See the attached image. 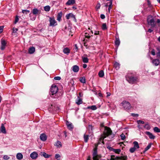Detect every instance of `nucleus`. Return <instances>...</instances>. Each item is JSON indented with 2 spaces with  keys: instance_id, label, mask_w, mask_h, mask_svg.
I'll use <instances>...</instances> for the list:
<instances>
[{
  "instance_id": "obj_1",
  "label": "nucleus",
  "mask_w": 160,
  "mask_h": 160,
  "mask_svg": "<svg viewBox=\"0 0 160 160\" xmlns=\"http://www.w3.org/2000/svg\"><path fill=\"white\" fill-rule=\"evenodd\" d=\"M126 80L130 83L133 84L137 82L138 80V78L135 76L132 73H128L126 76Z\"/></svg>"
},
{
  "instance_id": "obj_2",
  "label": "nucleus",
  "mask_w": 160,
  "mask_h": 160,
  "mask_svg": "<svg viewBox=\"0 0 160 160\" xmlns=\"http://www.w3.org/2000/svg\"><path fill=\"white\" fill-rule=\"evenodd\" d=\"M97 148L96 147L93 149L92 152L93 160H99L101 158V156L100 155L98 154Z\"/></svg>"
},
{
  "instance_id": "obj_3",
  "label": "nucleus",
  "mask_w": 160,
  "mask_h": 160,
  "mask_svg": "<svg viewBox=\"0 0 160 160\" xmlns=\"http://www.w3.org/2000/svg\"><path fill=\"white\" fill-rule=\"evenodd\" d=\"M148 24L150 25L152 27H154L155 26L154 19L152 16H148L147 18Z\"/></svg>"
},
{
  "instance_id": "obj_4",
  "label": "nucleus",
  "mask_w": 160,
  "mask_h": 160,
  "mask_svg": "<svg viewBox=\"0 0 160 160\" xmlns=\"http://www.w3.org/2000/svg\"><path fill=\"white\" fill-rule=\"evenodd\" d=\"M122 106L124 109L125 110H129L130 109L131 107V106L130 103L126 101H123L121 103Z\"/></svg>"
},
{
  "instance_id": "obj_5",
  "label": "nucleus",
  "mask_w": 160,
  "mask_h": 160,
  "mask_svg": "<svg viewBox=\"0 0 160 160\" xmlns=\"http://www.w3.org/2000/svg\"><path fill=\"white\" fill-rule=\"evenodd\" d=\"M58 88L56 85L55 84L52 85L50 89L51 94L53 95L56 94L58 92Z\"/></svg>"
},
{
  "instance_id": "obj_6",
  "label": "nucleus",
  "mask_w": 160,
  "mask_h": 160,
  "mask_svg": "<svg viewBox=\"0 0 160 160\" xmlns=\"http://www.w3.org/2000/svg\"><path fill=\"white\" fill-rule=\"evenodd\" d=\"M50 22L49 26L52 27H54L57 25V21L55 20L54 17H50L49 18Z\"/></svg>"
},
{
  "instance_id": "obj_7",
  "label": "nucleus",
  "mask_w": 160,
  "mask_h": 160,
  "mask_svg": "<svg viewBox=\"0 0 160 160\" xmlns=\"http://www.w3.org/2000/svg\"><path fill=\"white\" fill-rule=\"evenodd\" d=\"M7 42L5 40L2 39L1 40V49L2 50H4L6 46Z\"/></svg>"
},
{
  "instance_id": "obj_8",
  "label": "nucleus",
  "mask_w": 160,
  "mask_h": 160,
  "mask_svg": "<svg viewBox=\"0 0 160 160\" xmlns=\"http://www.w3.org/2000/svg\"><path fill=\"white\" fill-rule=\"evenodd\" d=\"M112 131L109 128L107 127L104 132V133L107 136H108L111 134Z\"/></svg>"
},
{
  "instance_id": "obj_9",
  "label": "nucleus",
  "mask_w": 160,
  "mask_h": 160,
  "mask_svg": "<svg viewBox=\"0 0 160 160\" xmlns=\"http://www.w3.org/2000/svg\"><path fill=\"white\" fill-rule=\"evenodd\" d=\"M40 155L42 156H43L45 158H48L51 156V155H49L44 152H41L40 153Z\"/></svg>"
},
{
  "instance_id": "obj_10",
  "label": "nucleus",
  "mask_w": 160,
  "mask_h": 160,
  "mask_svg": "<svg viewBox=\"0 0 160 160\" xmlns=\"http://www.w3.org/2000/svg\"><path fill=\"white\" fill-rule=\"evenodd\" d=\"M30 156L32 158L36 159L38 157V154L36 152H33L30 154Z\"/></svg>"
},
{
  "instance_id": "obj_11",
  "label": "nucleus",
  "mask_w": 160,
  "mask_h": 160,
  "mask_svg": "<svg viewBox=\"0 0 160 160\" xmlns=\"http://www.w3.org/2000/svg\"><path fill=\"white\" fill-rule=\"evenodd\" d=\"M145 133L148 135L149 137V138L151 139H154L155 138V136L153 135L152 133L148 131H146L145 132Z\"/></svg>"
},
{
  "instance_id": "obj_12",
  "label": "nucleus",
  "mask_w": 160,
  "mask_h": 160,
  "mask_svg": "<svg viewBox=\"0 0 160 160\" xmlns=\"http://www.w3.org/2000/svg\"><path fill=\"white\" fill-rule=\"evenodd\" d=\"M40 139L43 141H45L47 139V136L44 133L41 134L40 135Z\"/></svg>"
},
{
  "instance_id": "obj_13",
  "label": "nucleus",
  "mask_w": 160,
  "mask_h": 160,
  "mask_svg": "<svg viewBox=\"0 0 160 160\" xmlns=\"http://www.w3.org/2000/svg\"><path fill=\"white\" fill-rule=\"evenodd\" d=\"M128 159L127 156H121V157L117 156L115 158L116 160H127Z\"/></svg>"
},
{
  "instance_id": "obj_14",
  "label": "nucleus",
  "mask_w": 160,
  "mask_h": 160,
  "mask_svg": "<svg viewBox=\"0 0 160 160\" xmlns=\"http://www.w3.org/2000/svg\"><path fill=\"white\" fill-rule=\"evenodd\" d=\"M76 1L75 0H68L66 3V5H72L75 4Z\"/></svg>"
},
{
  "instance_id": "obj_15",
  "label": "nucleus",
  "mask_w": 160,
  "mask_h": 160,
  "mask_svg": "<svg viewBox=\"0 0 160 160\" xmlns=\"http://www.w3.org/2000/svg\"><path fill=\"white\" fill-rule=\"evenodd\" d=\"M62 12H60L58 13L57 15V20L59 22H60L61 21V18L62 17Z\"/></svg>"
},
{
  "instance_id": "obj_16",
  "label": "nucleus",
  "mask_w": 160,
  "mask_h": 160,
  "mask_svg": "<svg viewBox=\"0 0 160 160\" xmlns=\"http://www.w3.org/2000/svg\"><path fill=\"white\" fill-rule=\"evenodd\" d=\"M66 125L68 128L69 130H72L73 128V126L71 123L68 121H67L66 122Z\"/></svg>"
},
{
  "instance_id": "obj_17",
  "label": "nucleus",
  "mask_w": 160,
  "mask_h": 160,
  "mask_svg": "<svg viewBox=\"0 0 160 160\" xmlns=\"http://www.w3.org/2000/svg\"><path fill=\"white\" fill-rule=\"evenodd\" d=\"M72 68L73 71L74 72H78L79 70V67L76 65L73 66Z\"/></svg>"
},
{
  "instance_id": "obj_18",
  "label": "nucleus",
  "mask_w": 160,
  "mask_h": 160,
  "mask_svg": "<svg viewBox=\"0 0 160 160\" xmlns=\"http://www.w3.org/2000/svg\"><path fill=\"white\" fill-rule=\"evenodd\" d=\"M17 158L19 160H21L23 158V156L21 153H18L16 155Z\"/></svg>"
},
{
  "instance_id": "obj_19",
  "label": "nucleus",
  "mask_w": 160,
  "mask_h": 160,
  "mask_svg": "<svg viewBox=\"0 0 160 160\" xmlns=\"http://www.w3.org/2000/svg\"><path fill=\"white\" fill-rule=\"evenodd\" d=\"M35 51V48L33 47L30 48L28 49V53L29 54H32Z\"/></svg>"
},
{
  "instance_id": "obj_20",
  "label": "nucleus",
  "mask_w": 160,
  "mask_h": 160,
  "mask_svg": "<svg viewBox=\"0 0 160 160\" xmlns=\"http://www.w3.org/2000/svg\"><path fill=\"white\" fill-rule=\"evenodd\" d=\"M1 132H2L3 133H6V131L4 125L2 123L1 124Z\"/></svg>"
},
{
  "instance_id": "obj_21",
  "label": "nucleus",
  "mask_w": 160,
  "mask_h": 160,
  "mask_svg": "<svg viewBox=\"0 0 160 160\" xmlns=\"http://www.w3.org/2000/svg\"><path fill=\"white\" fill-rule=\"evenodd\" d=\"M152 62L155 66H158L160 63V61L158 59H154L152 60Z\"/></svg>"
},
{
  "instance_id": "obj_22",
  "label": "nucleus",
  "mask_w": 160,
  "mask_h": 160,
  "mask_svg": "<svg viewBox=\"0 0 160 160\" xmlns=\"http://www.w3.org/2000/svg\"><path fill=\"white\" fill-rule=\"evenodd\" d=\"M133 144L134 145V147L135 148L136 150L139 148V146L138 144V142L137 141H134L133 142Z\"/></svg>"
},
{
  "instance_id": "obj_23",
  "label": "nucleus",
  "mask_w": 160,
  "mask_h": 160,
  "mask_svg": "<svg viewBox=\"0 0 160 160\" xmlns=\"http://www.w3.org/2000/svg\"><path fill=\"white\" fill-rule=\"evenodd\" d=\"M32 13L34 15H37L39 13V11L37 8H34L32 10Z\"/></svg>"
},
{
  "instance_id": "obj_24",
  "label": "nucleus",
  "mask_w": 160,
  "mask_h": 160,
  "mask_svg": "<svg viewBox=\"0 0 160 160\" xmlns=\"http://www.w3.org/2000/svg\"><path fill=\"white\" fill-rule=\"evenodd\" d=\"M63 52L64 53L68 55L70 52V50L68 48H66L63 49Z\"/></svg>"
},
{
  "instance_id": "obj_25",
  "label": "nucleus",
  "mask_w": 160,
  "mask_h": 160,
  "mask_svg": "<svg viewBox=\"0 0 160 160\" xmlns=\"http://www.w3.org/2000/svg\"><path fill=\"white\" fill-rule=\"evenodd\" d=\"M120 64L119 63L115 62L114 64V67L116 70H118L120 68Z\"/></svg>"
},
{
  "instance_id": "obj_26",
  "label": "nucleus",
  "mask_w": 160,
  "mask_h": 160,
  "mask_svg": "<svg viewBox=\"0 0 160 160\" xmlns=\"http://www.w3.org/2000/svg\"><path fill=\"white\" fill-rule=\"evenodd\" d=\"M78 100L76 101V103L78 105H79L80 104H81L82 103V99L80 98L79 97H78Z\"/></svg>"
},
{
  "instance_id": "obj_27",
  "label": "nucleus",
  "mask_w": 160,
  "mask_h": 160,
  "mask_svg": "<svg viewBox=\"0 0 160 160\" xmlns=\"http://www.w3.org/2000/svg\"><path fill=\"white\" fill-rule=\"evenodd\" d=\"M143 127L145 128L147 130H149L151 128V127L148 123H146Z\"/></svg>"
},
{
  "instance_id": "obj_28",
  "label": "nucleus",
  "mask_w": 160,
  "mask_h": 160,
  "mask_svg": "<svg viewBox=\"0 0 160 160\" xmlns=\"http://www.w3.org/2000/svg\"><path fill=\"white\" fill-rule=\"evenodd\" d=\"M152 144V143H150L148 144L147 146L145 148V149L143 151L144 153H145L151 147Z\"/></svg>"
},
{
  "instance_id": "obj_29",
  "label": "nucleus",
  "mask_w": 160,
  "mask_h": 160,
  "mask_svg": "<svg viewBox=\"0 0 160 160\" xmlns=\"http://www.w3.org/2000/svg\"><path fill=\"white\" fill-rule=\"evenodd\" d=\"M120 42L119 41V38H116V40L115 41V43L116 46L118 47L120 44Z\"/></svg>"
},
{
  "instance_id": "obj_30",
  "label": "nucleus",
  "mask_w": 160,
  "mask_h": 160,
  "mask_svg": "<svg viewBox=\"0 0 160 160\" xmlns=\"http://www.w3.org/2000/svg\"><path fill=\"white\" fill-rule=\"evenodd\" d=\"M109 5H108V12L109 13H110V11L111 9L112 8V1H111L110 2H108Z\"/></svg>"
},
{
  "instance_id": "obj_31",
  "label": "nucleus",
  "mask_w": 160,
  "mask_h": 160,
  "mask_svg": "<svg viewBox=\"0 0 160 160\" xmlns=\"http://www.w3.org/2000/svg\"><path fill=\"white\" fill-rule=\"evenodd\" d=\"M87 109H90L93 110H94L97 109V107L95 105H92L91 106H88L87 108Z\"/></svg>"
},
{
  "instance_id": "obj_32",
  "label": "nucleus",
  "mask_w": 160,
  "mask_h": 160,
  "mask_svg": "<svg viewBox=\"0 0 160 160\" xmlns=\"http://www.w3.org/2000/svg\"><path fill=\"white\" fill-rule=\"evenodd\" d=\"M79 80L82 83H86V79L84 77H81L80 78Z\"/></svg>"
},
{
  "instance_id": "obj_33",
  "label": "nucleus",
  "mask_w": 160,
  "mask_h": 160,
  "mask_svg": "<svg viewBox=\"0 0 160 160\" xmlns=\"http://www.w3.org/2000/svg\"><path fill=\"white\" fill-rule=\"evenodd\" d=\"M71 16H72L73 18H75V16L72 13H69V14H67L66 16V17L67 19H69L70 17H71Z\"/></svg>"
},
{
  "instance_id": "obj_34",
  "label": "nucleus",
  "mask_w": 160,
  "mask_h": 160,
  "mask_svg": "<svg viewBox=\"0 0 160 160\" xmlns=\"http://www.w3.org/2000/svg\"><path fill=\"white\" fill-rule=\"evenodd\" d=\"M89 136L88 135L85 134L84 136V141L85 142H87L89 139Z\"/></svg>"
},
{
  "instance_id": "obj_35",
  "label": "nucleus",
  "mask_w": 160,
  "mask_h": 160,
  "mask_svg": "<svg viewBox=\"0 0 160 160\" xmlns=\"http://www.w3.org/2000/svg\"><path fill=\"white\" fill-rule=\"evenodd\" d=\"M98 76L100 77H103L104 76V73L103 70L100 71L98 74Z\"/></svg>"
},
{
  "instance_id": "obj_36",
  "label": "nucleus",
  "mask_w": 160,
  "mask_h": 160,
  "mask_svg": "<svg viewBox=\"0 0 160 160\" xmlns=\"http://www.w3.org/2000/svg\"><path fill=\"white\" fill-rule=\"evenodd\" d=\"M44 11L46 12H49L50 9V7L49 5H47L45 6L44 7Z\"/></svg>"
},
{
  "instance_id": "obj_37",
  "label": "nucleus",
  "mask_w": 160,
  "mask_h": 160,
  "mask_svg": "<svg viewBox=\"0 0 160 160\" xmlns=\"http://www.w3.org/2000/svg\"><path fill=\"white\" fill-rule=\"evenodd\" d=\"M55 145L57 146L58 148H60L62 147V144L61 142L58 141H57V142H56V144Z\"/></svg>"
},
{
  "instance_id": "obj_38",
  "label": "nucleus",
  "mask_w": 160,
  "mask_h": 160,
  "mask_svg": "<svg viewBox=\"0 0 160 160\" xmlns=\"http://www.w3.org/2000/svg\"><path fill=\"white\" fill-rule=\"evenodd\" d=\"M83 62L84 63H88V59L87 57H82Z\"/></svg>"
},
{
  "instance_id": "obj_39",
  "label": "nucleus",
  "mask_w": 160,
  "mask_h": 160,
  "mask_svg": "<svg viewBox=\"0 0 160 160\" xmlns=\"http://www.w3.org/2000/svg\"><path fill=\"white\" fill-rule=\"evenodd\" d=\"M107 28L106 24V23H103L102 24V29L103 30H105Z\"/></svg>"
},
{
  "instance_id": "obj_40",
  "label": "nucleus",
  "mask_w": 160,
  "mask_h": 160,
  "mask_svg": "<svg viewBox=\"0 0 160 160\" xmlns=\"http://www.w3.org/2000/svg\"><path fill=\"white\" fill-rule=\"evenodd\" d=\"M113 152L119 154L121 152V150L120 149H113Z\"/></svg>"
},
{
  "instance_id": "obj_41",
  "label": "nucleus",
  "mask_w": 160,
  "mask_h": 160,
  "mask_svg": "<svg viewBox=\"0 0 160 160\" xmlns=\"http://www.w3.org/2000/svg\"><path fill=\"white\" fill-rule=\"evenodd\" d=\"M136 150H137L134 147H133L130 148L129 149V151L131 153H133Z\"/></svg>"
},
{
  "instance_id": "obj_42",
  "label": "nucleus",
  "mask_w": 160,
  "mask_h": 160,
  "mask_svg": "<svg viewBox=\"0 0 160 160\" xmlns=\"http://www.w3.org/2000/svg\"><path fill=\"white\" fill-rule=\"evenodd\" d=\"M153 130L155 132H160V129L157 127H155L154 128Z\"/></svg>"
},
{
  "instance_id": "obj_43",
  "label": "nucleus",
  "mask_w": 160,
  "mask_h": 160,
  "mask_svg": "<svg viewBox=\"0 0 160 160\" xmlns=\"http://www.w3.org/2000/svg\"><path fill=\"white\" fill-rule=\"evenodd\" d=\"M22 12L24 14L25 13L26 14H27L30 12V11L27 10H23L22 11Z\"/></svg>"
},
{
  "instance_id": "obj_44",
  "label": "nucleus",
  "mask_w": 160,
  "mask_h": 160,
  "mask_svg": "<svg viewBox=\"0 0 160 160\" xmlns=\"http://www.w3.org/2000/svg\"><path fill=\"white\" fill-rule=\"evenodd\" d=\"M120 136L121 137V139L122 140H124V139H125V135L123 134V133H122V134H121L120 135Z\"/></svg>"
},
{
  "instance_id": "obj_45",
  "label": "nucleus",
  "mask_w": 160,
  "mask_h": 160,
  "mask_svg": "<svg viewBox=\"0 0 160 160\" xmlns=\"http://www.w3.org/2000/svg\"><path fill=\"white\" fill-rule=\"evenodd\" d=\"M60 157V156L59 154H57L55 155V158L56 159H57V160H60V159H58V158H59Z\"/></svg>"
},
{
  "instance_id": "obj_46",
  "label": "nucleus",
  "mask_w": 160,
  "mask_h": 160,
  "mask_svg": "<svg viewBox=\"0 0 160 160\" xmlns=\"http://www.w3.org/2000/svg\"><path fill=\"white\" fill-rule=\"evenodd\" d=\"M85 38L89 39L90 38L91 36L89 35V34L87 33H85Z\"/></svg>"
},
{
  "instance_id": "obj_47",
  "label": "nucleus",
  "mask_w": 160,
  "mask_h": 160,
  "mask_svg": "<svg viewBox=\"0 0 160 160\" xmlns=\"http://www.w3.org/2000/svg\"><path fill=\"white\" fill-rule=\"evenodd\" d=\"M18 20L19 18H18V16H16L15 18L14 23L15 24H16L18 22Z\"/></svg>"
},
{
  "instance_id": "obj_48",
  "label": "nucleus",
  "mask_w": 160,
  "mask_h": 160,
  "mask_svg": "<svg viewBox=\"0 0 160 160\" xmlns=\"http://www.w3.org/2000/svg\"><path fill=\"white\" fill-rule=\"evenodd\" d=\"M54 79L56 80H60L61 79V78L60 77L57 76L55 77Z\"/></svg>"
},
{
  "instance_id": "obj_49",
  "label": "nucleus",
  "mask_w": 160,
  "mask_h": 160,
  "mask_svg": "<svg viewBox=\"0 0 160 160\" xmlns=\"http://www.w3.org/2000/svg\"><path fill=\"white\" fill-rule=\"evenodd\" d=\"M157 49L158 50V52L157 53V57L159 58L160 57V50H159L158 48H157Z\"/></svg>"
},
{
  "instance_id": "obj_50",
  "label": "nucleus",
  "mask_w": 160,
  "mask_h": 160,
  "mask_svg": "<svg viewBox=\"0 0 160 160\" xmlns=\"http://www.w3.org/2000/svg\"><path fill=\"white\" fill-rule=\"evenodd\" d=\"M3 158L5 160H8L9 158V157L7 155H5L3 156Z\"/></svg>"
},
{
  "instance_id": "obj_51",
  "label": "nucleus",
  "mask_w": 160,
  "mask_h": 160,
  "mask_svg": "<svg viewBox=\"0 0 160 160\" xmlns=\"http://www.w3.org/2000/svg\"><path fill=\"white\" fill-rule=\"evenodd\" d=\"M100 7L101 5L99 3H98L97 4L96 6V8L97 9H99L100 8Z\"/></svg>"
},
{
  "instance_id": "obj_52",
  "label": "nucleus",
  "mask_w": 160,
  "mask_h": 160,
  "mask_svg": "<svg viewBox=\"0 0 160 160\" xmlns=\"http://www.w3.org/2000/svg\"><path fill=\"white\" fill-rule=\"evenodd\" d=\"M137 122L138 124L139 123L144 124V122L143 121L140 120H138L137 121Z\"/></svg>"
},
{
  "instance_id": "obj_53",
  "label": "nucleus",
  "mask_w": 160,
  "mask_h": 160,
  "mask_svg": "<svg viewBox=\"0 0 160 160\" xmlns=\"http://www.w3.org/2000/svg\"><path fill=\"white\" fill-rule=\"evenodd\" d=\"M3 28V26H0V33L2 32Z\"/></svg>"
},
{
  "instance_id": "obj_54",
  "label": "nucleus",
  "mask_w": 160,
  "mask_h": 160,
  "mask_svg": "<svg viewBox=\"0 0 160 160\" xmlns=\"http://www.w3.org/2000/svg\"><path fill=\"white\" fill-rule=\"evenodd\" d=\"M18 31V29L15 28H13L12 29L13 32H16Z\"/></svg>"
},
{
  "instance_id": "obj_55",
  "label": "nucleus",
  "mask_w": 160,
  "mask_h": 160,
  "mask_svg": "<svg viewBox=\"0 0 160 160\" xmlns=\"http://www.w3.org/2000/svg\"><path fill=\"white\" fill-rule=\"evenodd\" d=\"M105 16L103 14H101L100 15V18L102 19H104L105 18Z\"/></svg>"
},
{
  "instance_id": "obj_56",
  "label": "nucleus",
  "mask_w": 160,
  "mask_h": 160,
  "mask_svg": "<svg viewBox=\"0 0 160 160\" xmlns=\"http://www.w3.org/2000/svg\"><path fill=\"white\" fill-rule=\"evenodd\" d=\"M151 54L152 55L154 56L155 55V51L154 49H153L151 52Z\"/></svg>"
},
{
  "instance_id": "obj_57",
  "label": "nucleus",
  "mask_w": 160,
  "mask_h": 160,
  "mask_svg": "<svg viewBox=\"0 0 160 160\" xmlns=\"http://www.w3.org/2000/svg\"><path fill=\"white\" fill-rule=\"evenodd\" d=\"M99 31H95L94 32L95 35H99Z\"/></svg>"
},
{
  "instance_id": "obj_58",
  "label": "nucleus",
  "mask_w": 160,
  "mask_h": 160,
  "mask_svg": "<svg viewBox=\"0 0 160 160\" xmlns=\"http://www.w3.org/2000/svg\"><path fill=\"white\" fill-rule=\"evenodd\" d=\"M132 116L133 117H138V115L137 114L132 113Z\"/></svg>"
},
{
  "instance_id": "obj_59",
  "label": "nucleus",
  "mask_w": 160,
  "mask_h": 160,
  "mask_svg": "<svg viewBox=\"0 0 160 160\" xmlns=\"http://www.w3.org/2000/svg\"><path fill=\"white\" fill-rule=\"evenodd\" d=\"M115 157L114 155H111V160H116L115 158H113V157Z\"/></svg>"
},
{
  "instance_id": "obj_60",
  "label": "nucleus",
  "mask_w": 160,
  "mask_h": 160,
  "mask_svg": "<svg viewBox=\"0 0 160 160\" xmlns=\"http://www.w3.org/2000/svg\"><path fill=\"white\" fill-rule=\"evenodd\" d=\"M36 19V17L35 16H33L31 18V20H34Z\"/></svg>"
},
{
  "instance_id": "obj_61",
  "label": "nucleus",
  "mask_w": 160,
  "mask_h": 160,
  "mask_svg": "<svg viewBox=\"0 0 160 160\" xmlns=\"http://www.w3.org/2000/svg\"><path fill=\"white\" fill-rule=\"evenodd\" d=\"M152 31H153V30L151 29H149L148 30V32L150 33L152 32Z\"/></svg>"
},
{
  "instance_id": "obj_62",
  "label": "nucleus",
  "mask_w": 160,
  "mask_h": 160,
  "mask_svg": "<svg viewBox=\"0 0 160 160\" xmlns=\"http://www.w3.org/2000/svg\"><path fill=\"white\" fill-rule=\"evenodd\" d=\"M87 67V65L86 64H83V68H86Z\"/></svg>"
},
{
  "instance_id": "obj_63",
  "label": "nucleus",
  "mask_w": 160,
  "mask_h": 160,
  "mask_svg": "<svg viewBox=\"0 0 160 160\" xmlns=\"http://www.w3.org/2000/svg\"><path fill=\"white\" fill-rule=\"evenodd\" d=\"M109 150H110V151H113V149H114V148H112V147H110L109 148Z\"/></svg>"
},
{
  "instance_id": "obj_64",
  "label": "nucleus",
  "mask_w": 160,
  "mask_h": 160,
  "mask_svg": "<svg viewBox=\"0 0 160 160\" xmlns=\"http://www.w3.org/2000/svg\"><path fill=\"white\" fill-rule=\"evenodd\" d=\"M64 133L65 137L66 138L67 137V132L66 131H64Z\"/></svg>"
}]
</instances>
